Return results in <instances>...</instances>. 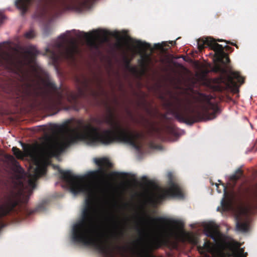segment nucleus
I'll return each mask as SVG.
<instances>
[{
	"instance_id": "obj_8",
	"label": "nucleus",
	"mask_w": 257,
	"mask_h": 257,
	"mask_svg": "<svg viewBox=\"0 0 257 257\" xmlns=\"http://www.w3.org/2000/svg\"><path fill=\"white\" fill-rule=\"evenodd\" d=\"M148 218L153 223H158V224L157 226L161 231L160 236L154 240L150 245L151 248L155 249L160 248L167 241L164 235L167 233L166 226L168 224L172 223L178 229H182L184 227V224L182 222L177 220L170 221L164 217L159 216L153 218L148 216Z\"/></svg>"
},
{
	"instance_id": "obj_35",
	"label": "nucleus",
	"mask_w": 257,
	"mask_h": 257,
	"mask_svg": "<svg viewBox=\"0 0 257 257\" xmlns=\"http://www.w3.org/2000/svg\"><path fill=\"white\" fill-rule=\"evenodd\" d=\"M131 71L134 73H138V71L135 68H132Z\"/></svg>"
},
{
	"instance_id": "obj_19",
	"label": "nucleus",
	"mask_w": 257,
	"mask_h": 257,
	"mask_svg": "<svg viewBox=\"0 0 257 257\" xmlns=\"http://www.w3.org/2000/svg\"><path fill=\"white\" fill-rule=\"evenodd\" d=\"M151 61V58L149 56H142L141 59L139 60L138 63L142 68L141 74L143 75L146 72L147 68Z\"/></svg>"
},
{
	"instance_id": "obj_21",
	"label": "nucleus",
	"mask_w": 257,
	"mask_h": 257,
	"mask_svg": "<svg viewBox=\"0 0 257 257\" xmlns=\"http://www.w3.org/2000/svg\"><path fill=\"white\" fill-rule=\"evenodd\" d=\"M243 176V171L240 168L236 170L235 173L230 177V180L236 182Z\"/></svg>"
},
{
	"instance_id": "obj_22",
	"label": "nucleus",
	"mask_w": 257,
	"mask_h": 257,
	"mask_svg": "<svg viewBox=\"0 0 257 257\" xmlns=\"http://www.w3.org/2000/svg\"><path fill=\"white\" fill-rule=\"evenodd\" d=\"M25 54L30 57H34L37 55L38 52L34 46H29L25 52Z\"/></svg>"
},
{
	"instance_id": "obj_11",
	"label": "nucleus",
	"mask_w": 257,
	"mask_h": 257,
	"mask_svg": "<svg viewBox=\"0 0 257 257\" xmlns=\"http://www.w3.org/2000/svg\"><path fill=\"white\" fill-rule=\"evenodd\" d=\"M234 79H236L240 84L244 83V78L240 75L239 72L230 71V75L226 77H221L218 80V83L215 86L216 90L222 92L230 88L235 85Z\"/></svg>"
},
{
	"instance_id": "obj_33",
	"label": "nucleus",
	"mask_w": 257,
	"mask_h": 257,
	"mask_svg": "<svg viewBox=\"0 0 257 257\" xmlns=\"http://www.w3.org/2000/svg\"><path fill=\"white\" fill-rule=\"evenodd\" d=\"M111 35L117 39H119L120 37L119 34L117 32H114Z\"/></svg>"
},
{
	"instance_id": "obj_28",
	"label": "nucleus",
	"mask_w": 257,
	"mask_h": 257,
	"mask_svg": "<svg viewBox=\"0 0 257 257\" xmlns=\"http://www.w3.org/2000/svg\"><path fill=\"white\" fill-rule=\"evenodd\" d=\"M111 175L116 177H123L125 175L124 173H118L116 172H113L111 174Z\"/></svg>"
},
{
	"instance_id": "obj_13",
	"label": "nucleus",
	"mask_w": 257,
	"mask_h": 257,
	"mask_svg": "<svg viewBox=\"0 0 257 257\" xmlns=\"http://www.w3.org/2000/svg\"><path fill=\"white\" fill-rule=\"evenodd\" d=\"M3 59L8 65L15 68L24 77H27V72L23 70L24 62L22 60L10 54H7Z\"/></svg>"
},
{
	"instance_id": "obj_36",
	"label": "nucleus",
	"mask_w": 257,
	"mask_h": 257,
	"mask_svg": "<svg viewBox=\"0 0 257 257\" xmlns=\"http://www.w3.org/2000/svg\"><path fill=\"white\" fill-rule=\"evenodd\" d=\"M125 63H126V65L127 67H129L130 66V61L128 60V59H125Z\"/></svg>"
},
{
	"instance_id": "obj_30",
	"label": "nucleus",
	"mask_w": 257,
	"mask_h": 257,
	"mask_svg": "<svg viewBox=\"0 0 257 257\" xmlns=\"http://www.w3.org/2000/svg\"><path fill=\"white\" fill-rule=\"evenodd\" d=\"M224 49H225L226 51H230V52H232L233 51V48H232V47L228 46V45H226L224 47H223Z\"/></svg>"
},
{
	"instance_id": "obj_1",
	"label": "nucleus",
	"mask_w": 257,
	"mask_h": 257,
	"mask_svg": "<svg viewBox=\"0 0 257 257\" xmlns=\"http://www.w3.org/2000/svg\"><path fill=\"white\" fill-rule=\"evenodd\" d=\"M94 163L99 167L95 171H90L84 176L75 175L70 170H58L61 178L69 186L70 191L74 195L83 193L86 195L85 205L82 209L81 219L72 227V240L76 243L92 246L106 257L112 256V250L107 239L99 234L94 236L95 230L92 228L96 210L93 204L92 197L94 186L92 181L100 175L104 176L106 170L112 167V164L106 158L94 159Z\"/></svg>"
},
{
	"instance_id": "obj_25",
	"label": "nucleus",
	"mask_w": 257,
	"mask_h": 257,
	"mask_svg": "<svg viewBox=\"0 0 257 257\" xmlns=\"http://www.w3.org/2000/svg\"><path fill=\"white\" fill-rule=\"evenodd\" d=\"M123 249L124 251H129L132 256H134L136 253V247H123Z\"/></svg>"
},
{
	"instance_id": "obj_5",
	"label": "nucleus",
	"mask_w": 257,
	"mask_h": 257,
	"mask_svg": "<svg viewBox=\"0 0 257 257\" xmlns=\"http://www.w3.org/2000/svg\"><path fill=\"white\" fill-rule=\"evenodd\" d=\"M12 151L18 159H23L25 156H28L33 160L36 167L31 168L28 183L30 186L34 188L36 181L46 173L45 162L40 158L37 151L31 147L24 148L25 154L16 147H13Z\"/></svg>"
},
{
	"instance_id": "obj_17",
	"label": "nucleus",
	"mask_w": 257,
	"mask_h": 257,
	"mask_svg": "<svg viewBox=\"0 0 257 257\" xmlns=\"http://www.w3.org/2000/svg\"><path fill=\"white\" fill-rule=\"evenodd\" d=\"M79 33L78 35V37L83 38L85 39L91 46L95 47L96 46L94 39L96 35H99L97 31H94L90 33L85 32H79Z\"/></svg>"
},
{
	"instance_id": "obj_3",
	"label": "nucleus",
	"mask_w": 257,
	"mask_h": 257,
	"mask_svg": "<svg viewBox=\"0 0 257 257\" xmlns=\"http://www.w3.org/2000/svg\"><path fill=\"white\" fill-rule=\"evenodd\" d=\"M213 97L210 95L200 93L199 101L202 104L201 110H196L189 107V103L186 100L178 96H174L171 101L167 103L170 113L179 122L192 125L193 123L210 120L216 117L219 112L218 105L211 102Z\"/></svg>"
},
{
	"instance_id": "obj_4",
	"label": "nucleus",
	"mask_w": 257,
	"mask_h": 257,
	"mask_svg": "<svg viewBox=\"0 0 257 257\" xmlns=\"http://www.w3.org/2000/svg\"><path fill=\"white\" fill-rule=\"evenodd\" d=\"M204 232L216 243L214 244L205 238L203 245L197 246V249L202 257H225V251L228 245L227 242L222 239V235L218 227L212 224H206L204 228Z\"/></svg>"
},
{
	"instance_id": "obj_38",
	"label": "nucleus",
	"mask_w": 257,
	"mask_h": 257,
	"mask_svg": "<svg viewBox=\"0 0 257 257\" xmlns=\"http://www.w3.org/2000/svg\"><path fill=\"white\" fill-rule=\"evenodd\" d=\"M84 85L87 86V85H88V81H87V80L86 79H85L84 81Z\"/></svg>"
},
{
	"instance_id": "obj_16",
	"label": "nucleus",
	"mask_w": 257,
	"mask_h": 257,
	"mask_svg": "<svg viewBox=\"0 0 257 257\" xmlns=\"http://www.w3.org/2000/svg\"><path fill=\"white\" fill-rule=\"evenodd\" d=\"M110 220L112 221L115 229V232L113 236L117 238L118 237H122L124 234V228L120 225V222L117 218L114 215H111Z\"/></svg>"
},
{
	"instance_id": "obj_2",
	"label": "nucleus",
	"mask_w": 257,
	"mask_h": 257,
	"mask_svg": "<svg viewBox=\"0 0 257 257\" xmlns=\"http://www.w3.org/2000/svg\"><path fill=\"white\" fill-rule=\"evenodd\" d=\"M70 123L71 120H68L59 126V130L62 132L59 135L48 138L46 150L47 155L58 156L80 140H83L90 145H108L115 142H121L129 144L138 151L141 150V146L137 141L142 136L139 133L121 127H119L116 132L104 130L100 133L98 127L91 124L83 125V121L81 119L75 120V123L78 125L77 127H70Z\"/></svg>"
},
{
	"instance_id": "obj_14",
	"label": "nucleus",
	"mask_w": 257,
	"mask_h": 257,
	"mask_svg": "<svg viewBox=\"0 0 257 257\" xmlns=\"http://www.w3.org/2000/svg\"><path fill=\"white\" fill-rule=\"evenodd\" d=\"M218 181L221 183L220 184L217 183L215 184V185L216 187V190L217 192L220 193L221 192L222 190H223L224 192V197L223 198L221 201L222 207L223 208L224 210H229L231 208V199L229 197L227 199H225L224 197H227V196L228 195L226 191V187L223 183H221L220 180H218Z\"/></svg>"
},
{
	"instance_id": "obj_34",
	"label": "nucleus",
	"mask_w": 257,
	"mask_h": 257,
	"mask_svg": "<svg viewBox=\"0 0 257 257\" xmlns=\"http://www.w3.org/2000/svg\"><path fill=\"white\" fill-rule=\"evenodd\" d=\"M225 42L226 43V44H230L232 46H235L237 48H238V46L234 43L230 42V41H225Z\"/></svg>"
},
{
	"instance_id": "obj_23",
	"label": "nucleus",
	"mask_w": 257,
	"mask_h": 257,
	"mask_svg": "<svg viewBox=\"0 0 257 257\" xmlns=\"http://www.w3.org/2000/svg\"><path fill=\"white\" fill-rule=\"evenodd\" d=\"M135 43L137 45V47L140 49H142L144 50L151 49V45L148 43L142 42L140 40H136L135 41Z\"/></svg>"
},
{
	"instance_id": "obj_18",
	"label": "nucleus",
	"mask_w": 257,
	"mask_h": 257,
	"mask_svg": "<svg viewBox=\"0 0 257 257\" xmlns=\"http://www.w3.org/2000/svg\"><path fill=\"white\" fill-rule=\"evenodd\" d=\"M79 95L77 93L69 91H67L65 93V96L67 101L73 105L74 109L76 110H78L76 106V104Z\"/></svg>"
},
{
	"instance_id": "obj_26",
	"label": "nucleus",
	"mask_w": 257,
	"mask_h": 257,
	"mask_svg": "<svg viewBox=\"0 0 257 257\" xmlns=\"http://www.w3.org/2000/svg\"><path fill=\"white\" fill-rule=\"evenodd\" d=\"M25 37L27 39H32L35 37L34 31L33 30H30L27 32H26L25 34Z\"/></svg>"
},
{
	"instance_id": "obj_32",
	"label": "nucleus",
	"mask_w": 257,
	"mask_h": 257,
	"mask_svg": "<svg viewBox=\"0 0 257 257\" xmlns=\"http://www.w3.org/2000/svg\"><path fill=\"white\" fill-rule=\"evenodd\" d=\"M162 44H163V45H160V44H158L156 45V46L158 47V48L160 49H163V47L164 46H167L166 42H163L162 43Z\"/></svg>"
},
{
	"instance_id": "obj_37",
	"label": "nucleus",
	"mask_w": 257,
	"mask_h": 257,
	"mask_svg": "<svg viewBox=\"0 0 257 257\" xmlns=\"http://www.w3.org/2000/svg\"><path fill=\"white\" fill-rule=\"evenodd\" d=\"M169 43L171 44L172 45H175L176 44V41H169Z\"/></svg>"
},
{
	"instance_id": "obj_27",
	"label": "nucleus",
	"mask_w": 257,
	"mask_h": 257,
	"mask_svg": "<svg viewBox=\"0 0 257 257\" xmlns=\"http://www.w3.org/2000/svg\"><path fill=\"white\" fill-rule=\"evenodd\" d=\"M210 38H211V39H212L214 40V41H215L216 43H217V41H218V42H222V41H223V40H221V39H218L217 40H214V39H213V38H211V37L203 38H202V39H199L198 40V43H197L198 45H199V43H200L201 44V43H202V41H204V40H205L206 39H210Z\"/></svg>"
},
{
	"instance_id": "obj_39",
	"label": "nucleus",
	"mask_w": 257,
	"mask_h": 257,
	"mask_svg": "<svg viewBox=\"0 0 257 257\" xmlns=\"http://www.w3.org/2000/svg\"><path fill=\"white\" fill-rule=\"evenodd\" d=\"M79 92H80V93H81V94L83 93V91H82V90L81 89H80V88L79 89Z\"/></svg>"
},
{
	"instance_id": "obj_29",
	"label": "nucleus",
	"mask_w": 257,
	"mask_h": 257,
	"mask_svg": "<svg viewBox=\"0 0 257 257\" xmlns=\"http://www.w3.org/2000/svg\"><path fill=\"white\" fill-rule=\"evenodd\" d=\"M115 47L118 49H121L123 48V45L120 41H118L115 44Z\"/></svg>"
},
{
	"instance_id": "obj_24",
	"label": "nucleus",
	"mask_w": 257,
	"mask_h": 257,
	"mask_svg": "<svg viewBox=\"0 0 257 257\" xmlns=\"http://www.w3.org/2000/svg\"><path fill=\"white\" fill-rule=\"evenodd\" d=\"M253 199L254 202L253 207L255 209H257V183L255 185L253 194Z\"/></svg>"
},
{
	"instance_id": "obj_12",
	"label": "nucleus",
	"mask_w": 257,
	"mask_h": 257,
	"mask_svg": "<svg viewBox=\"0 0 257 257\" xmlns=\"http://www.w3.org/2000/svg\"><path fill=\"white\" fill-rule=\"evenodd\" d=\"M47 86L52 90L46 100L48 107L51 108L61 104L64 97L63 92L58 90L57 86L53 82H48Z\"/></svg>"
},
{
	"instance_id": "obj_7",
	"label": "nucleus",
	"mask_w": 257,
	"mask_h": 257,
	"mask_svg": "<svg viewBox=\"0 0 257 257\" xmlns=\"http://www.w3.org/2000/svg\"><path fill=\"white\" fill-rule=\"evenodd\" d=\"M62 40L55 44L54 49L51 51L52 58L54 61L64 59L68 61L75 60V55L79 52L78 46L74 40L66 44V36H61Z\"/></svg>"
},
{
	"instance_id": "obj_9",
	"label": "nucleus",
	"mask_w": 257,
	"mask_h": 257,
	"mask_svg": "<svg viewBox=\"0 0 257 257\" xmlns=\"http://www.w3.org/2000/svg\"><path fill=\"white\" fill-rule=\"evenodd\" d=\"M169 188L161 190L155 194L151 200L155 203H159L170 196L182 197L183 193L180 186L173 181V175L171 173L168 174Z\"/></svg>"
},
{
	"instance_id": "obj_31",
	"label": "nucleus",
	"mask_w": 257,
	"mask_h": 257,
	"mask_svg": "<svg viewBox=\"0 0 257 257\" xmlns=\"http://www.w3.org/2000/svg\"><path fill=\"white\" fill-rule=\"evenodd\" d=\"M107 33L106 32H103V41L104 42H107L108 41V38H107Z\"/></svg>"
},
{
	"instance_id": "obj_15",
	"label": "nucleus",
	"mask_w": 257,
	"mask_h": 257,
	"mask_svg": "<svg viewBox=\"0 0 257 257\" xmlns=\"http://www.w3.org/2000/svg\"><path fill=\"white\" fill-rule=\"evenodd\" d=\"M108 112H109V115L105 118V119L104 120V121L99 119H96L95 121L98 124H101L103 122L106 123V124L109 125L111 127H115L114 130L110 129V130H112L114 132H117L119 130V127H121L120 125L116 122L114 118V115L113 112H112L111 109L110 108H108Z\"/></svg>"
},
{
	"instance_id": "obj_40",
	"label": "nucleus",
	"mask_w": 257,
	"mask_h": 257,
	"mask_svg": "<svg viewBox=\"0 0 257 257\" xmlns=\"http://www.w3.org/2000/svg\"><path fill=\"white\" fill-rule=\"evenodd\" d=\"M151 147H153V144L152 143H151Z\"/></svg>"
},
{
	"instance_id": "obj_10",
	"label": "nucleus",
	"mask_w": 257,
	"mask_h": 257,
	"mask_svg": "<svg viewBox=\"0 0 257 257\" xmlns=\"http://www.w3.org/2000/svg\"><path fill=\"white\" fill-rule=\"evenodd\" d=\"M205 45L215 52V57L218 62L223 65H227L230 63L229 56L224 52V48L221 45L216 43L211 38L206 39L201 44L199 43L198 49L200 52L204 49Z\"/></svg>"
},
{
	"instance_id": "obj_6",
	"label": "nucleus",
	"mask_w": 257,
	"mask_h": 257,
	"mask_svg": "<svg viewBox=\"0 0 257 257\" xmlns=\"http://www.w3.org/2000/svg\"><path fill=\"white\" fill-rule=\"evenodd\" d=\"M90 0H16V7L22 11L23 14L27 12L28 7L33 3L39 5L43 2H49L55 7L63 8L65 10H74L77 11H82L87 6Z\"/></svg>"
},
{
	"instance_id": "obj_20",
	"label": "nucleus",
	"mask_w": 257,
	"mask_h": 257,
	"mask_svg": "<svg viewBox=\"0 0 257 257\" xmlns=\"http://www.w3.org/2000/svg\"><path fill=\"white\" fill-rule=\"evenodd\" d=\"M236 229L242 232H246L248 229V223L246 222H240L237 221L236 224Z\"/></svg>"
}]
</instances>
